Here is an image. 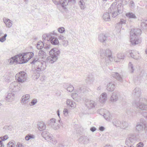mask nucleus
I'll use <instances>...</instances> for the list:
<instances>
[{
    "label": "nucleus",
    "mask_w": 147,
    "mask_h": 147,
    "mask_svg": "<svg viewBox=\"0 0 147 147\" xmlns=\"http://www.w3.org/2000/svg\"><path fill=\"white\" fill-rule=\"evenodd\" d=\"M141 90L138 88H136L133 91V94L137 97H139L141 94ZM132 105L138 109L146 110L147 109V99L142 98H138L133 102Z\"/></svg>",
    "instance_id": "f257e3e1"
},
{
    "label": "nucleus",
    "mask_w": 147,
    "mask_h": 147,
    "mask_svg": "<svg viewBox=\"0 0 147 147\" xmlns=\"http://www.w3.org/2000/svg\"><path fill=\"white\" fill-rule=\"evenodd\" d=\"M141 34L140 29L137 28L131 29L130 31V42L133 45H135L140 43L141 40L139 39V36Z\"/></svg>",
    "instance_id": "f03ea898"
},
{
    "label": "nucleus",
    "mask_w": 147,
    "mask_h": 147,
    "mask_svg": "<svg viewBox=\"0 0 147 147\" xmlns=\"http://www.w3.org/2000/svg\"><path fill=\"white\" fill-rule=\"evenodd\" d=\"M140 140L139 134H131L126 139L125 144L127 146L124 147H134V145L136 142Z\"/></svg>",
    "instance_id": "7ed1b4c3"
},
{
    "label": "nucleus",
    "mask_w": 147,
    "mask_h": 147,
    "mask_svg": "<svg viewBox=\"0 0 147 147\" xmlns=\"http://www.w3.org/2000/svg\"><path fill=\"white\" fill-rule=\"evenodd\" d=\"M100 56L105 59L106 65H109L113 61L112 53L110 50L108 49L104 50L103 49H100Z\"/></svg>",
    "instance_id": "20e7f679"
},
{
    "label": "nucleus",
    "mask_w": 147,
    "mask_h": 147,
    "mask_svg": "<svg viewBox=\"0 0 147 147\" xmlns=\"http://www.w3.org/2000/svg\"><path fill=\"white\" fill-rule=\"evenodd\" d=\"M60 53V51L56 48L52 49L49 52L50 56L47 58V61L50 63H53L57 59V56Z\"/></svg>",
    "instance_id": "39448f33"
},
{
    "label": "nucleus",
    "mask_w": 147,
    "mask_h": 147,
    "mask_svg": "<svg viewBox=\"0 0 147 147\" xmlns=\"http://www.w3.org/2000/svg\"><path fill=\"white\" fill-rule=\"evenodd\" d=\"M38 60V59L37 57L34 58L30 63L31 64L38 65L35 69L37 71H40L44 70L45 69V65H43V63Z\"/></svg>",
    "instance_id": "423d86ee"
},
{
    "label": "nucleus",
    "mask_w": 147,
    "mask_h": 147,
    "mask_svg": "<svg viewBox=\"0 0 147 147\" xmlns=\"http://www.w3.org/2000/svg\"><path fill=\"white\" fill-rule=\"evenodd\" d=\"M49 125L55 130L59 129L60 126L63 127V124L60 122V120L59 119L56 121V119L54 118L50 119Z\"/></svg>",
    "instance_id": "0eeeda50"
},
{
    "label": "nucleus",
    "mask_w": 147,
    "mask_h": 147,
    "mask_svg": "<svg viewBox=\"0 0 147 147\" xmlns=\"http://www.w3.org/2000/svg\"><path fill=\"white\" fill-rule=\"evenodd\" d=\"M16 80L20 83L26 81L27 78L26 73L24 71H21L17 74L15 76Z\"/></svg>",
    "instance_id": "6e6552de"
},
{
    "label": "nucleus",
    "mask_w": 147,
    "mask_h": 147,
    "mask_svg": "<svg viewBox=\"0 0 147 147\" xmlns=\"http://www.w3.org/2000/svg\"><path fill=\"white\" fill-rule=\"evenodd\" d=\"M117 3L114 2L111 5L110 7L108 9V11L110 12V14L112 13L111 15L113 18H115L119 14L117 11Z\"/></svg>",
    "instance_id": "1a4fd4ad"
},
{
    "label": "nucleus",
    "mask_w": 147,
    "mask_h": 147,
    "mask_svg": "<svg viewBox=\"0 0 147 147\" xmlns=\"http://www.w3.org/2000/svg\"><path fill=\"white\" fill-rule=\"evenodd\" d=\"M20 86V85L17 82L14 81L11 83L10 84V89L13 92L17 91L20 90L19 89Z\"/></svg>",
    "instance_id": "9d476101"
},
{
    "label": "nucleus",
    "mask_w": 147,
    "mask_h": 147,
    "mask_svg": "<svg viewBox=\"0 0 147 147\" xmlns=\"http://www.w3.org/2000/svg\"><path fill=\"white\" fill-rule=\"evenodd\" d=\"M18 59V62L19 64H23L26 63L28 60H26L25 56L23 53L16 55Z\"/></svg>",
    "instance_id": "9b49d317"
},
{
    "label": "nucleus",
    "mask_w": 147,
    "mask_h": 147,
    "mask_svg": "<svg viewBox=\"0 0 147 147\" xmlns=\"http://www.w3.org/2000/svg\"><path fill=\"white\" fill-rule=\"evenodd\" d=\"M30 95L29 94H26L23 96L21 100V102L23 104L27 103L30 101Z\"/></svg>",
    "instance_id": "f8f14e48"
},
{
    "label": "nucleus",
    "mask_w": 147,
    "mask_h": 147,
    "mask_svg": "<svg viewBox=\"0 0 147 147\" xmlns=\"http://www.w3.org/2000/svg\"><path fill=\"white\" fill-rule=\"evenodd\" d=\"M119 95V94L117 92H113L110 98V101L113 102L117 101Z\"/></svg>",
    "instance_id": "ddd939ff"
},
{
    "label": "nucleus",
    "mask_w": 147,
    "mask_h": 147,
    "mask_svg": "<svg viewBox=\"0 0 147 147\" xmlns=\"http://www.w3.org/2000/svg\"><path fill=\"white\" fill-rule=\"evenodd\" d=\"M94 102L91 100H87L85 102L86 106L88 108H92L94 107Z\"/></svg>",
    "instance_id": "4468645a"
},
{
    "label": "nucleus",
    "mask_w": 147,
    "mask_h": 147,
    "mask_svg": "<svg viewBox=\"0 0 147 147\" xmlns=\"http://www.w3.org/2000/svg\"><path fill=\"white\" fill-rule=\"evenodd\" d=\"M144 124H137L136 126V130L138 133H140L142 131L144 130Z\"/></svg>",
    "instance_id": "2eb2a0df"
},
{
    "label": "nucleus",
    "mask_w": 147,
    "mask_h": 147,
    "mask_svg": "<svg viewBox=\"0 0 147 147\" xmlns=\"http://www.w3.org/2000/svg\"><path fill=\"white\" fill-rule=\"evenodd\" d=\"M108 36H107V34H102L98 36V39L100 42L104 43L105 42Z\"/></svg>",
    "instance_id": "dca6fc26"
},
{
    "label": "nucleus",
    "mask_w": 147,
    "mask_h": 147,
    "mask_svg": "<svg viewBox=\"0 0 147 147\" xmlns=\"http://www.w3.org/2000/svg\"><path fill=\"white\" fill-rule=\"evenodd\" d=\"M42 135L46 140H51L52 139L51 134L47 131H43L42 133Z\"/></svg>",
    "instance_id": "f3484780"
},
{
    "label": "nucleus",
    "mask_w": 147,
    "mask_h": 147,
    "mask_svg": "<svg viewBox=\"0 0 147 147\" xmlns=\"http://www.w3.org/2000/svg\"><path fill=\"white\" fill-rule=\"evenodd\" d=\"M50 42L53 45H57L59 43V41L58 39L51 36L49 40Z\"/></svg>",
    "instance_id": "a211bd4d"
},
{
    "label": "nucleus",
    "mask_w": 147,
    "mask_h": 147,
    "mask_svg": "<svg viewBox=\"0 0 147 147\" xmlns=\"http://www.w3.org/2000/svg\"><path fill=\"white\" fill-rule=\"evenodd\" d=\"M66 104L67 106L69 108H74L76 105L75 102H72L70 99H67L66 101Z\"/></svg>",
    "instance_id": "6ab92c4d"
},
{
    "label": "nucleus",
    "mask_w": 147,
    "mask_h": 147,
    "mask_svg": "<svg viewBox=\"0 0 147 147\" xmlns=\"http://www.w3.org/2000/svg\"><path fill=\"white\" fill-rule=\"evenodd\" d=\"M107 98V95L105 92L102 93L100 96L99 98V102L102 103L105 102Z\"/></svg>",
    "instance_id": "aec40b11"
},
{
    "label": "nucleus",
    "mask_w": 147,
    "mask_h": 147,
    "mask_svg": "<svg viewBox=\"0 0 147 147\" xmlns=\"http://www.w3.org/2000/svg\"><path fill=\"white\" fill-rule=\"evenodd\" d=\"M15 97V95L12 93H9L6 97V100L8 102H11L13 100Z\"/></svg>",
    "instance_id": "412c9836"
},
{
    "label": "nucleus",
    "mask_w": 147,
    "mask_h": 147,
    "mask_svg": "<svg viewBox=\"0 0 147 147\" xmlns=\"http://www.w3.org/2000/svg\"><path fill=\"white\" fill-rule=\"evenodd\" d=\"M115 85L112 82H110L108 84L107 86V90L112 92L115 88Z\"/></svg>",
    "instance_id": "4be33fe9"
},
{
    "label": "nucleus",
    "mask_w": 147,
    "mask_h": 147,
    "mask_svg": "<svg viewBox=\"0 0 147 147\" xmlns=\"http://www.w3.org/2000/svg\"><path fill=\"white\" fill-rule=\"evenodd\" d=\"M26 60L28 61L33 56L34 53L32 52H27L26 53H23Z\"/></svg>",
    "instance_id": "5701e85b"
},
{
    "label": "nucleus",
    "mask_w": 147,
    "mask_h": 147,
    "mask_svg": "<svg viewBox=\"0 0 147 147\" xmlns=\"http://www.w3.org/2000/svg\"><path fill=\"white\" fill-rule=\"evenodd\" d=\"M111 76L118 80L121 81L122 80L121 76L118 73L113 72L111 74Z\"/></svg>",
    "instance_id": "b1692460"
},
{
    "label": "nucleus",
    "mask_w": 147,
    "mask_h": 147,
    "mask_svg": "<svg viewBox=\"0 0 147 147\" xmlns=\"http://www.w3.org/2000/svg\"><path fill=\"white\" fill-rule=\"evenodd\" d=\"M3 20L7 27L10 28L12 26L11 21L9 19L4 18L3 19Z\"/></svg>",
    "instance_id": "393cba45"
},
{
    "label": "nucleus",
    "mask_w": 147,
    "mask_h": 147,
    "mask_svg": "<svg viewBox=\"0 0 147 147\" xmlns=\"http://www.w3.org/2000/svg\"><path fill=\"white\" fill-rule=\"evenodd\" d=\"M69 3L68 0H60V3L61 7L64 9H66V6H67Z\"/></svg>",
    "instance_id": "a878e982"
},
{
    "label": "nucleus",
    "mask_w": 147,
    "mask_h": 147,
    "mask_svg": "<svg viewBox=\"0 0 147 147\" xmlns=\"http://www.w3.org/2000/svg\"><path fill=\"white\" fill-rule=\"evenodd\" d=\"M8 61L10 65H12L14 63H18V59L16 55L11 58L8 60Z\"/></svg>",
    "instance_id": "bb28decb"
},
{
    "label": "nucleus",
    "mask_w": 147,
    "mask_h": 147,
    "mask_svg": "<svg viewBox=\"0 0 147 147\" xmlns=\"http://www.w3.org/2000/svg\"><path fill=\"white\" fill-rule=\"evenodd\" d=\"M51 34H44L42 36V40L43 42L45 43L47 41H49V40L51 36Z\"/></svg>",
    "instance_id": "cd10ccee"
},
{
    "label": "nucleus",
    "mask_w": 147,
    "mask_h": 147,
    "mask_svg": "<svg viewBox=\"0 0 147 147\" xmlns=\"http://www.w3.org/2000/svg\"><path fill=\"white\" fill-rule=\"evenodd\" d=\"M38 127L39 130L42 131L45 129L46 125L43 122H39L38 124Z\"/></svg>",
    "instance_id": "c85d7f7f"
},
{
    "label": "nucleus",
    "mask_w": 147,
    "mask_h": 147,
    "mask_svg": "<svg viewBox=\"0 0 147 147\" xmlns=\"http://www.w3.org/2000/svg\"><path fill=\"white\" fill-rule=\"evenodd\" d=\"M110 12H106L103 14L102 18L105 21H109L110 19Z\"/></svg>",
    "instance_id": "c756f323"
},
{
    "label": "nucleus",
    "mask_w": 147,
    "mask_h": 147,
    "mask_svg": "<svg viewBox=\"0 0 147 147\" xmlns=\"http://www.w3.org/2000/svg\"><path fill=\"white\" fill-rule=\"evenodd\" d=\"M125 16L129 19H135L137 17L135 14L131 12H129L126 13Z\"/></svg>",
    "instance_id": "7c9ffc66"
},
{
    "label": "nucleus",
    "mask_w": 147,
    "mask_h": 147,
    "mask_svg": "<svg viewBox=\"0 0 147 147\" xmlns=\"http://www.w3.org/2000/svg\"><path fill=\"white\" fill-rule=\"evenodd\" d=\"M105 112L106 111L107 113H104L103 115V117L104 118L107 120L109 121L111 117V115L110 113L107 111V110H105Z\"/></svg>",
    "instance_id": "2f4dec72"
},
{
    "label": "nucleus",
    "mask_w": 147,
    "mask_h": 147,
    "mask_svg": "<svg viewBox=\"0 0 147 147\" xmlns=\"http://www.w3.org/2000/svg\"><path fill=\"white\" fill-rule=\"evenodd\" d=\"M121 121L118 119H114L112 121L113 125L116 127H119L121 125Z\"/></svg>",
    "instance_id": "473e14b6"
},
{
    "label": "nucleus",
    "mask_w": 147,
    "mask_h": 147,
    "mask_svg": "<svg viewBox=\"0 0 147 147\" xmlns=\"http://www.w3.org/2000/svg\"><path fill=\"white\" fill-rule=\"evenodd\" d=\"M79 141L83 143H86L89 141V139L87 136H81L79 139Z\"/></svg>",
    "instance_id": "72a5a7b5"
},
{
    "label": "nucleus",
    "mask_w": 147,
    "mask_h": 147,
    "mask_svg": "<svg viewBox=\"0 0 147 147\" xmlns=\"http://www.w3.org/2000/svg\"><path fill=\"white\" fill-rule=\"evenodd\" d=\"M129 52L130 55L132 58L136 60H138L141 57L140 56L137 57L134 55V51H133V52L132 50H130Z\"/></svg>",
    "instance_id": "f704fd0d"
},
{
    "label": "nucleus",
    "mask_w": 147,
    "mask_h": 147,
    "mask_svg": "<svg viewBox=\"0 0 147 147\" xmlns=\"http://www.w3.org/2000/svg\"><path fill=\"white\" fill-rule=\"evenodd\" d=\"M119 14L123 12V6L122 5L121 3L119 4L117 7V10Z\"/></svg>",
    "instance_id": "c9c22d12"
},
{
    "label": "nucleus",
    "mask_w": 147,
    "mask_h": 147,
    "mask_svg": "<svg viewBox=\"0 0 147 147\" xmlns=\"http://www.w3.org/2000/svg\"><path fill=\"white\" fill-rule=\"evenodd\" d=\"M45 43L43 42L40 41L38 42L36 47L38 49H41L44 47Z\"/></svg>",
    "instance_id": "e433bc0d"
},
{
    "label": "nucleus",
    "mask_w": 147,
    "mask_h": 147,
    "mask_svg": "<svg viewBox=\"0 0 147 147\" xmlns=\"http://www.w3.org/2000/svg\"><path fill=\"white\" fill-rule=\"evenodd\" d=\"M128 126V124L125 121H123L122 122V123L121 122V125L119 127L122 128L124 129L127 127Z\"/></svg>",
    "instance_id": "4c0bfd02"
},
{
    "label": "nucleus",
    "mask_w": 147,
    "mask_h": 147,
    "mask_svg": "<svg viewBox=\"0 0 147 147\" xmlns=\"http://www.w3.org/2000/svg\"><path fill=\"white\" fill-rule=\"evenodd\" d=\"M81 9H84L85 8V3L83 0H80L79 3Z\"/></svg>",
    "instance_id": "58836bf2"
},
{
    "label": "nucleus",
    "mask_w": 147,
    "mask_h": 147,
    "mask_svg": "<svg viewBox=\"0 0 147 147\" xmlns=\"http://www.w3.org/2000/svg\"><path fill=\"white\" fill-rule=\"evenodd\" d=\"M45 53L43 51L40 50L38 52V55L40 57L42 58H44L45 56Z\"/></svg>",
    "instance_id": "ea45409f"
},
{
    "label": "nucleus",
    "mask_w": 147,
    "mask_h": 147,
    "mask_svg": "<svg viewBox=\"0 0 147 147\" xmlns=\"http://www.w3.org/2000/svg\"><path fill=\"white\" fill-rule=\"evenodd\" d=\"M34 135L28 134L26 136L25 139L26 140H28L30 139H34Z\"/></svg>",
    "instance_id": "a19ab883"
},
{
    "label": "nucleus",
    "mask_w": 147,
    "mask_h": 147,
    "mask_svg": "<svg viewBox=\"0 0 147 147\" xmlns=\"http://www.w3.org/2000/svg\"><path fill=\"white\" fill-rule=\"evenodd\" d=\"M146 21V20H143L142 21L141 23V26L144 29L146 28L147 24L145 22Z\"/></svg>",
    "instance_id": "79ce46f5"
},
{
    "label": "nucleus",
    "mask_w": 147,
    "mask_h": 147,
    "mask_svg": "<svg viewBox=\"0 0 147 147\" xmlns=\"http://www.w3.org/2000/svg\"><path fill=\"white\" fill-rule=\"evenodd\" d=\"M128 68L130 70H131V72L133 73L134 71L133 65L131 62H129L128 64Z\"/></svg>",
    "instance_id": "37998d69"
},
{
    "label": "nucleus",
    "mask_w": 147,
    "mask_h": 147,
    "mask_svg": "<svg viewBox=\"0 0 147 147\" xmlns=\"http://www.w3.org/2000/svg\"><path fill=\"white\" fill-rule=\"evenodd\" d=\"M8 138V137L7 135H6L3 137H0V141L3 142V141H4Z\"/></svg>",
    "instance_id": "c03bdc74"
},
{
    "label": "nucleus",
    "mask_w": 147,
    "mask_h": 147,
    "mask_svg": "<svg viewBox=\"0 0 147 147\" xmlns=\"http://www.w3.org/2000/svg\"><path fill=\"white\" fill-rule=\"evenodd\" d=\"M74 89V88L73 86L71 84H69L68 87L67 88V91L69 92H71Z\"/></svg>",
    "instance_id": "a18cd8bd"
},
{
    "label": "nucleus",
    "mask_w": 147,
    "mask_h": 147,
    "mask_svg": "<svg viewBox=\"0 0 147 147\" xmlns=\"http://www.w3.org/2000/svg\"><path fill=\"white\" fill-rule=\"evenodd\" d=\"M7 36V34H5L3 36L0 38V42H4L6 40V37Z\"/></svg>",
    "instance_id": "49530a36"
},
{
    "label": "nucleus",
    "mask_w": 147,
    "mask_h": 147,
    "mask_svg": "<svg viewBox=\"0 0 147 147\" xmlns=\"http://www.w3.org/2000/svg\"><path fill=\"white\" fill-rule=\"evenodd\" d=\"M37 102V100L36 99H33L29 104L30 106L34 105H35Z\"/></svg>",
    "instance_id": "de8ad7c7"
},
{
    "label": "nucleus",
    "mask_w": 147,
    "mask_h": 147,
    "mask_svg": "<svg viewBox=\"0 0 147 147\" xmlns=\"http://www.w3.org/2000/svg\"><path fill=\"white\" fill-rule=\"evenodd\" d=\"M117 57L119 59H123L124 58L123 54L121 53H119L117 55Z\"/></svg>",
    "instance_id": "09e8293b"
},
{
    "label": "nucleus",
    "mask_w": 147,
    "mask_h": 147,
    "mask_svg": "<svg viewBox=\"0 0 147 147\" xmlns=\"http://www.w3.org/2000/svg\"><path fill=\"white\" fill-rule=\"evenodd\" d=\"M15 145L13 142H9L7 144V147H14Z\"/></svg>",
    "instance_id": "8fccbe9b"
},
{
    "label": "nucleus",
    "mask_w": 147,
    "mask_h": 147,
    "mask_svg": "<svg viewBox=\"0 0 147 147\" xmlns=\"http://www.w3.org/2000/svg\"><path fill=\"white\" fill-rule=\"evenodd\" d=\"M58 31L61 33H63L65 31V28L63 27H60L58 29Z\"/></svg>",
    "instance_id": "3c124183"
},
{
    "label": "nucleus",
    "mask_w": 147,
    "mask_h": 147,
    "mask_svg": "<svg viewBox=\"0 0 147 147\" xmlns=\"http://www.w3.org/2000/svg\"><path fill=\"white\" fill-rule=\"evenodd\" d=\"M141 115L147 119V111H142L141 113Z\"/></svg>",
    "instance_id": "603ef678"
},
{
    "label": "nucleus",
    "mask_w": 147,
    "mask_h": 147,
    "mask_svg": "<svg viewBox=\"0 0 147 147\" xmlns=\"http://www.w3.org/2000/svg\"><path fill=\"white\" fill-rule=\"evenodd\" d=\"M68 43L67 40H64L62 41V44L65 47H67L68 45Z\"/></svg>",
    "instance_id": "864d4df0"
},
{
    "label": "nucleus",
    "mask_w": 147,
    "mask_h": 147,
    "mask_svg": "<svg viewBox=\"0 0 147 147\" xmlns=\"http://www.w3.org/2000/svg\"><path fill=\"white\" fill-rule=\"evenodd\" d=\"M129 6L132 8H134V7L135 6V4L133 1H131L130 2Z\"/></svg>",
    "instance_id": "5fc2aeb1"
},
{
    "label": "nucleus",
    "mask_w": 147,
    "mask_h": 147,
    "mask_svg": "<svg viewBox=\"0 0 147 147\" xmlns=\"http://www.w3.org/2000/svg\"><path fill=\"white\" fill-rule=\"evenodd\" d=\"M78 95V94L76 93H73L71 95V96L74 100H75Z\"/></svg>",
    "instance_id": "6e6d98bb"
},
{
    "label": "nucleus",
    "mask_w": 147,
    "mask_h": 147,
    "mask_svg": "<svg viewBox=\"0 0 147 147\" xmlns=\"http://www.w3.org/2000/svg\"><path fill=\"white\" fill-rule=\"evenodd\" d=\"M126 22V21L125 20H124L123 19H120V21L119 23V25L120 24L121 25L123 24H124L125 23V22Z\"/></svg>",
    "instance_id": "4d7b16f0"
},
{
    "label": "nucleus",
    "mask_w": 147,
    "mask_h": 147,
    "mask_svg": "<svg viewBox=\"0 0 147 147\" xmlns=\"http://www.w3.org/2000/svg\"><path fill=\"white\" fill-rule=\"evenodd\" d=\"M144 145L143 142H140L138 143L136 145L137 147H143Z\"/></svg>",
    "instance_id": "13d9d810"
},
{
    "label": "nucleus",
    "mask_w": 147,
    "mask_h": 147,
    "mask_svg": "<svg viewBox=\"0 0 147 147\" xmlns=\"http://www.w3.org/2000/svg\"><path fill=\"white\" fill-rule=\"evenodd\" d=\"M63 113L65 116H67L68 113V110L66 109H64L63 110Z\"/></svg>",
    "instance_id": "bf43d9fd"
},
{
    "label": "nucleus",
    "mask_w": 147,
    "mask_h": 147,
    "mask_svg": "<svg viewBox=\"0 0 147 147\" xmlns=\"http://www.w3.org/2000/svg\"><path fill=\"white\" fill-rule=\"evenodd\" d=\"M48 141L52 143L53 144H55L57 143L55 139H53L52 138L51 140H48Z\"/></svg>",
    "instance_id": "052dcab7"
},
{
    "label": "nucleus",
    "mask_w": 147,
    "mask_h": 147,
    "mask_svg": "<svg viewBox=\"0 0 147 147\" xmlns=\"http://www.w3.org/2000/svg\"><path fill=\"white\" fill-rule=\"evenodd\" d=\"M144 130L145 133L147 135V124H144Z\"/></svg>",
    "instance_id": "680f3d73"
},
{
    "label": "nucleus",
    "mask_w": 147,
    "mask_h": 147,
    "mask_svg": "<svg viewBox=\"0 0 147 147\" xmlns=\"http://www.w3.org/2000/svg\"><path fill=\"white\" fill-rule=\"evenodd\" d=\"M96 130V129L95 127H92L90 128V130L92 132H94Z\"/></svg>",
    "instance_id": "e2e57ef3"
},
{
    "label": "nucleus",
    "mask_w": 147,
    "mask_h": 147,
    "mask_svg": "<svg viewBox=\"0 0 147 147\" xmlns=\"http://www.w3.org/2000/svg\"><path fill=\"white\" fill-rule=\"evenodd\" d=\"M121 3L123 5H125L128 3L125 0H122Z\"/></svg>",
    "instance_id": "0e129e2a"
},
{
    "label": "nucleus",
    "mask_w": 147,
    "mask_h": 147,
    "mask_svg": "<svg viewBox=\"0 0 147 147\" xmlns=\"http://www.w3.org/2000/svg\"><path fill=\"white\" fill-rule=\"evenodd\" d=\"M39 76L40 74L38 73L34 75V78H35L36 79H37L39 78Z\"/></svg>",
    "instance_id": "69168bd1"
},
{
    "label": "nucleus",
    "mask_w": 147,
    "mask_h": 147,
    "mask_svg": "<svg viewBox=\"0 0 147 147\" xmlns=\"http://www.w3.org/2000/svg\"><path fill=\"white\" fill-rule=\"evenodd\" d=\"M99 129L101 131H103L105 130V128L103 126H101L99 127Z\"/></svg>",
    "instance_id": "338daca9"
},
{
    "label": "nucleus",
    "mask_w": 147,
    "mask_h": 147,
    "mask_svg": "<svg viewBox=\"0 0 147 147\" xmlns=\"http://www.w3.org/2000/svg\"><path fill=\"white\" fill-rule=\"evenodd\" d=\"M59 40H63L65 39V37L63 36L60 35L59 36Z\"/></svg>",
    "instance_id": "774afa93"
}]
</instances>
